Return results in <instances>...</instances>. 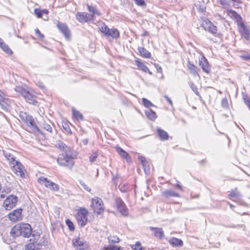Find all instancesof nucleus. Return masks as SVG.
Listing matches in <instances>:
<instances>
[{
    "label": "nucleus",
    "mask_w": 250,
    "mask_h": 250,
    "mask_svg": "<svg viewBox=\"0 0 250 250\" xmlns=\"http://www.w3.org/2000/svg\"><path fill=\"white\" fill-rule=\"evenodd\" d=\"M32 232V229L30 224L21 223L15 225L11 229L10 233L13 238L20 236L28 238L31 236Z\"/></svg>",
    "instance_id": "f257e3e1"
},
{
    "label": "nucleus",
    "mask_w": 250,
    "mask_h": 250,
    "mask_svg": "<svg viewBox=\"0 0 250 250\" xmlns=\"http://www.w3.org/2000/svg\"><path fill=\"white\" fill-rule=\"evenodd\" d=\"M73 159L71 151L65 152L59 154L57 162L60 166L72 168L74 164Z\"/></svg>",
    "instance_id": "f03ea898"
},
{
    "label": "nucleus",
    "mask_w": 250,
    "mask_h": 250,
    "mask_svg": "<svg viewBox=\"0 0 250 250\" xmlns=\"http://www.w3.org/2000/svg\"><path fill=\"white\" fill-rule=\"evenodd\" d=\"M99 28L101 32L106 37H111L115 39L120 37V32L117 29L109 28L104 22L99 23Z\"/></svg>",
    "instance_id": "7ed1b4c3"
},
{
    "label": "nucleus",
    "mask_w": 250,
    "mask_h": 250,
    "mask_svg": "<svg viewBox=\"0 0 250 250\" xmlns=\"http://www.w3.org/2000/svg\"><path fill=\"white\" fill-rule=\"evenodd\" d=\"M16 92L19 93L30 104L35 105L37 102L36 101V96L32 95L29 91L21 86H16L15 87Z\"/></svg>",
    "instance_id": "20e7f679"
},
{
    "label": "nucleus",
    "mask_w": 250,
    "mask_h": 250,
    "mask_svg": "<svg viewBox=\"0 0 250 250\" xmlns=\"http://www.w3.org/2000/svg\"><path fill=\"white\" fill-rule=\"evenodd\" d=\"M91 207L93 208L94 212L98 214H100L104 209L103 200L97 197L91 199Z\"/></svg>",
    "instance_id": "39448f33"
},
{
    "label": "nucleus",
    "mask_w": 250,
    "mask_h": 250,
    "mask_svg": "<svg viewBox=\"0 0 250 250\" xmlns=\"http://www.w3.org/2000/svg\"><path fill=\"white\" fill-rule=\"evenodd\" d=\"M23 121L28 126L30 132L34 133L41 132L40 129L36 125L35 121L31 116L25 114V117H23Z\"/></svg>",
    "instance_id": "423d86ee"
},
{
    "label": "nucleus",
    "mask_w": 250,
    "mask_h": 250,
    "mask_svg": "<svg viewBox=\"0 0 250 250\" xmlns=\"http://www.w3.org/2000/svg\"><path fill=\"white\" fill-rule=\"evenodd\" d=\"M38 181L41 184L44 185L46 188L54 191H58L60 189L58 185L48 180L46 178L42 177L39 178Z\"/></svg>",
    "instance_id": "0eeeda50"
},
{
    "label": "nucleus",
    "mask_w": 250,
    "mask_h": 250,
    "mask_svg": "<svg viewBox=\"0 0 250 250\" xmlns=\"http://www.w3.org/2000/svg\"><path fill=\"white\" fill-rule=\"evenodd\" d=\"M18 201V198L14 195H10L7 197L3 203V207L6 210H10L16 206Z\"/></svg>",
    "instance_id": "6e6552de"
},
{
    "label": "nucleus",
    "mask_w": 250,
    "mask_h": 250,
    "mask_svg": "<svg viewBox=\"0 0 250 250\" xmlns=\"http://www.w3.org/2000/svg\"><path fill=\"white\" fill-rule=\"evenodd\" d=\"M219 3L222 6L224 9H229L231 7V3L232 6L235 8H239L240 7V4L242 3L241 0H217Z\"/></svg>",
    "instance_id": "1a4fd4ad"
},
{
    "label": "nucleus",
    "mask_w": 250,
    "mask_h": 250,
    "mask_svg": "<svg viewBox=\"0 0 250 250\" xmlns=\"http://www.w3.org/2000/svg\"><path fill=\"white\" fill-rule=\"evenodd\" d=\"M201 26L204 29L211 33L213 35H215L217 32V29L216 26H215L212 22L208 20H205L202 21Z\"/></svg>",
    "instance_id": "9d476101"
},
{
    "label": "nucleus",
    "mask_w": 250,
    "mask_h": 250,
    "mask_svg": "<svg viewBox=\"0 0 250 250\" xmlns=\"http://www.w3.org/2000/svg\"><path fill=\"white\" fill-rule=\"evenodd\" d=\"M76 18L80 22H87L94 20V15L86 12H78L76 14Z\"/></svg>",
    "instance_id": "9b49d317"
},
{
    "label": "nucleus",
    "mask_w": 250,
    "mask_h": 250,
    "mask_svg": "<svg viewBox=\"0 0 250 250\" xmlns=\"http://www.w3.org/2000/svg\"><path fill=\"white\" fill-rule=\"evenodd\" d=\"M115 203L119 212L124 216H127L128 214V209L123 201L121 198H117L115 200Z\"/></svg>",
    "instance_id": "f8f14e48"
},
{
    "label": "nucleus",
    "mask_w": 250,
    "mask_h": 250,
    "mask_svg": "<svg viewBox=\"0 0 250 250\" xmlns=\"http://www.w3.org/2000/svg\"><path fill=\"white\" fill-rule=\"evenodd\" d=\"M11 165H12L13 170L17 175L20 176L21 177L24 176L23 166L20 162L16 161L15 162L12 163Z\"/></svg>",
    "instance_id": "ddd939ff"
},
{
    "label": "nucleus",
    "mask_w": 250,
    "mask_h": 250,
    "mask_svg": "<svg viewBox=\"0 0 250 250\" xmlns=\"http://www.w3.org/2000/svg\"><path fill=\"white\" fill-rule=\"evenodd\" d=\"M22 209L18 208L15 209L12 212H10L8 214L9 219L12 222H16L19 220H21L22 219Z\"/></svg>",
    "instance_id": "4468645a"
},
{
    "label": "nucleus",
    "mask_w": 250,
    "mask_h": 250,
    "mask_svg": "<svg viewBox=\"0 0 250 250\" xmlns=\"http://www.w3.org/2000/svg\"><path fill=\"white\" fill-rule=\"evenodd\" d=\"M237 24L242 36L246 40H249L250 38V30L246 26L245 23L243 21H241L240 23H238Z\"/></svg>",
    "instance_id": "2eb2a0df"
},
{
    "label": "nucleus",
    "mask_w": 250,
    "mask_h": 250,
    "mask_svg": "<svg viewBox=\"0 0 250 250\" xmlns=\"http://www.w3.org/2000/svg\"><path fill=\"white\" fill-rule=\"evenodd\" d=\"M57 27L59 31L62 33L65 38H67L70 36V31L66 24L59 22L57 24Z\"/></svg>",
    "instance_id": "dca6fc26"
},
{
    "label": "nucleus",
    "mask_w": 250,
    "mask_h": 250,
    "mask_svg": "<svg viewBox=\"0 0 250 250\" xmlns=\"http://www.w3.org/2000/svg\"><path fill=\"white\" fill-rule=\"evenodd\" d=\"M199 65L201 67L203 71L207 73H209L210 68L207 60L205 57L202 58L200 61Z\"/></svg>",
    "instance_id": "f3484780"
},
{
    "label": "nucleus",
    "mask_w": 250,
    "mask_h": 250,
    "mask_svg": "<svg viewBox=\"0 0 250 250\" xmlns=\"http://www.w3.org/2000/svg\"><path fill=\"white\" fill-rule=\"evenodd\" d=\"M14 152V151L11 149L2 150L3 155L8 161H9L10 165L16 161L15 157L13 154Z\"/></svg>",
    "instance_id": "a211bd4d"
},
{
    "label": "nucleus",
    "mask_w": 250,
    "mask_h": 250,
    "mask_svg": "<svg viewBox=\"0 0 250 250\" xmlns=\"http://www.w3.org/2000/svg\"><path fill=\"white\" fill-rule=\"evenodd\" d=\"M149 229L151 231H153L154 235L156 237H157L161 240L163 239L164 238V231L163 230L162 228L150 227H149Z\"/></svg>",
    "instance_id": "6ab92c4d"
},
{
    "label": "nucleus",
    "mask_w": 250,
    "mask_h": 250,
    "mask_svg": "<svg viewBox=\"0 0 250 250\" xmlns=\"http://www.w3.org/2000/svg\"><path fill=\"white\" fill-rule=\"evenodd\" d=\"M226 9L227 10L228 15L231 18L234 19L237 21V23L242 21L241 17L236 12L230 9V8Z\"/></svg>",
    "instance_id": "aec40b11"
},
{
    "label": "nucleus",
    "mask_w": 250,
    "mask_h": 250,
    "mask_svg": "<svg viewBox=\"0 0 250 250\" xmlns=\"http://www.w3.org/2000/svg\"><path fill=\"white\" fill-rule=\"evenodd\" d=\"M156 132L161 141H164L168 140L169 135L168 133L166 131L160 128H157L156 129Z\"/></svg>",
    "instance_id": "412c9836"
},
{
    "label": "nucleus",
    "mask_w": 250,
    "mask_h": 250,
    "mask_svg": "<svg viewBox=\"0 0 250 250\" xmlns=\"http://www.w3.org/2000/svg\"><path fill=\"white\" fill-rule=\"evenodd\" d=\"M115 150L119 153L120 156L122 158L125 159L127 162L130 160V157L128 153L121 147L116 146L115 147Z\"/></svg>",
    "instance_id": "4be33fe9"
},
{
    "label": "nucleus",
    "mask_w": 250,
    "mask_h": 250,
    "mask_svg": "<svg viewBox=\"0 0 250 250\" xmlns=\"http://www.w3.org/2000/svg\"><path fill=\"white\" fill-rule=\"evenodd\" d=\"M135 63L139 69L145 72L148 73L151 75V72L149 71L148 68L144 63L141 62L139 60L137 59L135 60Z\"/></svg>",
    "instance_id": "5701e85b"
},
{
    "label": "nucleus",
    "mask_w": 250,
    "mask_h": 250,
    "mask_svg": "<svg viewBox=\"0 0 250 250\" xmlns=\"http://www.w3.org/2000/svg\"><path fill=\"white\" fill-rule=\"evenodd\" d=\"M168 242L171 245L175 247H181L183 245L182 240L175 237L171 238Z\"/></svg>",
    "instance_id": "b1692460"
},
{
    "label": "nucleus",
    "mask_w": 250,
    "mask_h": 250,
    "mask_svg": "<svg viewBox=\"0 0 250 250\" xmlns=\"http://www.w3.org/2000/svg\"><path fill=\"white\" fill-rule=\"evenodd\" d=\"M56 146L60 149L62 150L63 152L71 151V148L69 147H68L67 146H66L65 144H64L61 141H58L57 143Z\"/></svg>",
    "instance_id": "393cba45"
},
{
    "label": "nucleus",
    "mask_w": 250,
    "mask_h": 250,
    "mask_svg": "<svg viewBox=\"0 0 250 250\" xmlns=\"http://www.w3.org/2000/svg\"><path fill=\"white\" fill-rule=\"evenodd\" d=\"M138 51L141 55L145 58H150L151 57V54L144 47H139Z\"/></svg>",
    "instance_id": "a878e982"
},
{
    "label": "nucleus",
    "mask_w": 250,
    "mask_h": 250,
    "mask_svg": "<svg viewBox=\"0 0 250 250\" xmlns=\"http://www.w3.org/2000/svg\"><path fill=\"white\" fill-rule=\"evenodd\" d=\"M146 117L151 121H154L157 118L156 113L151 109H148L145 111Z\"/></svg>",
    "instance_id": "bb28decb"
},
{
    "label": "nucleus",
    "mask_w": 250,
    "mask_h": 250,
    "mask_svg": "<svg viewBox=\"0 0 250 250\" xmlns=\"http://www.w3.org/2000/svg\"><path fill=\"white\" fill-rule=\"evenodd\" d=\"M188 68L190 71V73L194 76H198V73L197 72V67L193 64L189 62L188 64Z\"/></svg>",
    "instance_id": "cd10ccee"
},
{
    "label": "nucleus",
    "mask_w": 250,
    "mask_h": 250,
    "mask_svg": "<svg viewBox=\"0 0 250 250\" xmlns=\"http://www.w3.org/2000/svg\"><path fill=\"white\" fill-rule=\"evenodd\" d=\"M163 195L166 198H168L169 197H180V195L178 193H177L170 189L164 191L163 192Z\"/></svg>",
    "instance_id": "c85d7f7f"
},
{
    "label": "nucleus",
    "mask_w": 250,
    "mask_h": 250,
    "mask_svg": "<svg viewBox=\"0 0 250 250\" xmlns=\"http://www.w3.org/2000/svg\"><path fill=\"white\" fill-rule=\"evenodd\" d=\"M86 241L83 239L78 238L72 240V244L74 247L77 248L78 247H81L84 245Z\"/></svg>",
    "instance_id": "c756f323"
},
{
    "label": "nucleus",
    "mask_w": 250,
    "mask_h": 250,
    "mask_svg": "<svg viewBox=\"0 0 250 250\" xmlns=\"http://www.w3.org/2000/svg\"><path fill=\"white\" fill-rule=\"evenodd\" d=\"M77 220L79 225L83 227L86 225V222L87 221V217L85 216L77 215Z\"/></svg>",
    "instance_id": "7c9ffc66"
},
{
    "label": "nucleus",
    "mask_w": 250,
    "mask_h": 250,
    "mask_svg": "<svg viewBox=\"0 0 250 250\" xmlns=\"http://www.w3.org/2000/svg\"><path fill=\"white\" fill-rule=\"evenodd\" d=\"M2 92L0 91V104L3 108H6L7 106L9 104V101L8 99L4 98L2 94Z\"/></svg>",
    "instance_id": "2f4dec72"
},
{
    "label": "nucleus",
    "mask_w": 250,
    "mask_h": 250,
    "mask_svg": "<svg viewBox=\"0 0 250 250\" xmlns=\"http://www.w3.org/2000/svg\"><path fill=\"white\" fill-rule=\"evenodd\" d=\"M229 196L231 198L235 197L237 199H240L241 197V195L237 191V188H236L234 190L230 192Z\"/></svg>",
    "instance_id": "473e14b6"
},
{
    "label": "nucleus",
    "mask_w": 250,
    "mask_h": 250,
    "mask_svg": "<svg viewBox=\"0 0 250 250\" xmlns=\"http://www.w3.org/2000/svg\"><path fill=\"white\" fill-rule=\"evenodd\" d=\"M87 9L89 12L98 16L101 15V13L94 6L87 4Z\"/></svg>",
    "instance_id": "72a5a7b5"
},
{
    "label": "nucleus",
    "mask_w": 250,
    "mask_h": 250,
    "mask_svg": "<svg viewBox=\"0 0 250 250\" xmlns=\"http://www.w3.org/2000/svg\"><path fill=\"white\" fill-rule=\"evenodd\" d=\"M25 250H40L38 247H36L34 243H28L25 246Z\"/></svg>",
    "instance_id": "f704fd0d"
},
{
    "label": "nucleus",
    "mask_w": 250,
    "mask_h": 250,
    "mask_svg": "<svg viewBox=\"0 0 250 250\" xmlns=\"http://www.w3.org/2000/svg\"><path fill=\"white\" fill-rule=\"evenodd\" d=\"M73 116L78 120H83V115L79 111L73 109Z\"/></svg>",
    "instance_id": "c9c22d12"
},
{
    "label": "nucleus",
    "mask_w": 250,
    "mask_h": 250,
    "mask_svg": "<svg viewBox=\"0 0 250 250\" xmlns=\"http://www.w3.org/2000/svg\"><path fill=\"white\" fill-rule=\"evenodd\" d=\"M0 47L3 50V51L8 54L10 55L13 53L12 50L10 49L8 45L6 44L5 43Z\"/></svg>",
    "instance_id": "e433bc0d"
},
{
    "label": "nucleus",
    "mask_w": 250,
    "mask_h": 250,
    "mask_svg": "<svg viewBox=\"0 0 250 250\" xmlns=\"http://www.w3.org/2000/svg\"><path fill=\"white\" fill-rule=\"evenodd\" d=\"M188 83H189V86L192 89V90L194 92V93L196 95L200 96V93L198 90V88H197V86L194 84V83L192 82H190Z\"/></svg>",
    "instance_id": "4c0bfd02"
},
{
    "label": "nucleus",
    "mask_w": 250,
    "mask_h": 250,
    "mask_svg": "<svg viewBox=\"0 0 250 250\" xmlns=\"http://www.w3.org/2000/svg\"><path fill=\"white\" fill-rule=\"evenodd\" d=\"M42 127L49 133L52 132V127L50 124L44 122L42 125Z\"/></svg>",
    "instance_id": "58836bf2"
},
{
    "label": "nucleus",
    "mask_w": 250,
    "mask_h": 250,
    "mask_svg": "<svg viewBox=\"0 0 250 250\" xmlns=\"http://www.w3.org/2000/svg\"><path fill=\"white\" fill-rule=\"evenodd\" d=\"M65 223L70 231L74 230L75 227L73 222L70 219H66Z\"/></svg>",
    "instance_id": "ea45409f"
},
{
    "label": "nucleus",
    "mask_w": 250,
    "mask_h": 250,
    "mask_svg": "<svg viewBox=\"0 0 250 250\" xmlns=\"http://www.w3.org/2000/svg\"><path fill=\"white\" fill-rule=\"evenodd\" d=\"M131 248L134 250H142L144 249V248L141 246V244L139 242H137L135 245H132Z\"/></svg>",
    "instance_id": "a19ab883"
},
{
    "label": "nucleus",
    "mask_w": 250,
    "mask_h": 250,
    "mask_svg": "<svg viewBox=\"0 0 250 250\" xmlns=\"http://www.w3.org/2000/svg\"><path fill=\"white\" fill-rule=\"evenodd\" d=\"M87 214H88V211L87 209H86L85 208H81L79 210L77 215L87 217Z\"/></svg>",
    "instance_id": "79ce46f5"
},
{
    "label": "nucleus",
    "mask_w": 250,
    "mask_h": 250,
    "mask_svg": "<svg viewBox=\"0 0 250 250\" xmlns=\"http://www.w3.org/2000/svg\"><path fill=\"white\" fill-rule=\"evenodd\" d=\"M109 242L113 243H118L120 241V239L116 236H109L108 237Z\"/></svg>",
    "instance_id": "37998d69"
},
{
    "label": "nucleus",
    "mask_w": 250,
    "mask_h": 250,
    "mask_svg": "<svg viewBox=\"0 0 250 250\" xmlns=\"http://www.w3.org/2000/svg\"><path fill=\"white\" fill-rule=\"evenodd\" d=\"M142 101L144 105L146 107H149L154 105L150 101L146 98H143Z\"/></svg>",
    "instance_id": "c03bdc74"
},
{
    "label": "nucleus",
    "mask_w": 250,
    "mask_h": 250,
    "mask_svg": "<svg viewBox=\"0 0 250 250\" xmlns=\"http://www.w3.org/2000/svg\"><path fill=\"white\" fill-rule=\"evenodd\" d=\"M243 100L245 104L248 106V108L250 110V99L248 96L245 95L243 97Z\"/></svg>",
    "instance_id": "a18cd8bd"
},
{
    "label": "nucleus",
    "mask_w": 250,
    "mask_h": 250,
    "mask_svg": "<svg viewBox=\"0 0 250 250\" xmlns=\"http://www.w3.org/2000/svg\"><path fill=\"white\" fill-rule=\"evenodd\" d=\"M34 13L38 18H41L43 15L42 12V10L38 8L34 9Z\"/></svg>",
    "instance_id": "49530a36"
},
{
    "label": "nucleus",
    "mask_w": 250,
    "mask_h": 250,
    "mask_svg": "<svg viewBox=\"0 0 250 250\" xmlns=\"http://www.w3.org/2000/svg\"><path fill=\"white\" fill-rule=\"evenodd\" d=\"M80 184L81 186L86 191H90L91 190L90 188L84 182L80 181Z\"/></svg>",
    "instance_id": "de8ad7c7"
},
{
    "label": "nucleus",
    "mask_w": 250,
    "mask_h": 250,
    "mask_svg": "<svg viewBox=\"0 0 250 250\" xmlns=\"http://www.w3.org/2000/svg\"><path fill=\"white\" fill-rule=\"evenodd\" d=\"M62 127L66 132L68 133L71 132L70 128L67 123H63L62 124Z\"/></svg>",
    "instance_id": "09e8293b"
},
{
    "label": "nucleus",
    "mask_w": 250,
    "mask_h": 250,
    "mask_svg": "<svg viewBox=\"0 0 250 250\" xmlns=\"http://www.w3.org/2000/svg\"><path fill=\"white\" fill-rule=\"evenodd\" d=\"M121 248L116 246H110L105 250H120Z\"/></svg>",
    "instance_id": "8fccbe9b"
},
{
    "label": "nucleus",
    "mask_w": 250,
    "mask_h": 250,
    "mask_svg": "<svg viewBox=\"0 0 250 250\" xmlns=\"http://www.w3.org/2000/svg\"><path fill=\"white\" fill-rule=\"evenodd\" d=\"M135 1L139 6H144L146 4L144 0H135Z\"/></svg>",
    "instance_id": "3c124183"
},
{
    "label": "nucleus",
    "mask_w": 250,
    "mask_h": 250,
    "mask_svg": "<svg viewBox=\"0 0 250 250\" xmlns=\"http://www.w3.org/2000/svg\"><path fill=\"white\" fill-rule=\"evenodd\" d=\"M35 32L36 35L38 36L39 38L42 39L43 38L44 35L41 33L40 31L38 29H36L35 30Z\"/></svg>",
    "instance_id": "603ef678"
},
{
    "label": "nucleus",
    "mask_w": 250,
    "mask_h": 250,
    "mask_svg": "<svg viewBox=\"0 0 250 250\" xmlns=\"http://www.w3.org/2000/svg\"><path fill=\"white\" fill-rule=\"evenodd\" d=\"M10 191L11 188L9 187H6L2 189L1 192L7 194L9 193Z\"/></svg>",
    "instance_id": "864d4df0"
},
{
    "label": "nucleus",
    "mask_w": 250,
    "mask_h": 250,
    "mask_svg": "<svg viewBox=\"0 0 250 250\" xmlns=\"http://www.w3.org/2000/svg\"><path fill=\"white\" fill-rule=\"evenodd\" d=\"M222 105L224 107H227L228 106V103L227 99L224 98L222 100Z\"/></svg>",
    "instance_id": "5fc2aeb1"
},
{
    "label": "nucleus",
    "mask_w": 250,
    "mask_h": 250,
    "mask_svg": "<svg viewBox=\"0 0 250 250\" xmlns=\"http://www.w3.org/2000/svg\"><path fill=\"white\" fill-rule=\"evenodd\" d=\"M97 158V155L96 154L95 155H91L89 157V161L90 162L92 163L95 161V160Z\"/></svg>",
    "instance_id": "6e6d98bb"
},
{
    "label": "nucleus",
    "mask_w": 250,
    "mask_h": 250,
    "mask_svg": "<svg viewBox=\"0 0 250 250\" xmlns=\"http://www.w3.org/2000/svg\"><path fill=\"white\" fill-rule=\"evenodd\" d=\"M229 227H230V228H237L241 227V228H243V229H244L245 228V226L244 225H233L230 226Z\"/></svg>",
    "instance_id": "4d7b16f0"
},
{
    "label": "nucleus",
    "mask_w": 250,
    "mask_h": 250,
    "mask_svg": "<svg viewBox=\"0 0 250 250\" xmlns=\"http://www.w3.org/2000/svg\"><path fill=\"white\" fill-rule=\"evenodd\" d=\"M139 160H140V161L141 162L142 165L143 166H145V165L146 164V160H145V158L143 157V156H141L139 158Z\"/></svg>",
    "instance_id": "13d9d810"
},
{
    "label": "nucleus",
    "mask_w": 250,
    "mask_h": 250,
    "mask_svg": "<svg viewBox=\"0 0 250 250\" xmlns=\"http://www.w3.org/2000/svg\"><path fill=\"white\" fill-rule=\"evenodd\" d=\"M164 97L167 100V102L169 104H170L171 105H172V101L170 99V98L167 96L164 95Z\"/></svg>",
    "instance_id": "bf43d9fd"
},
{
    "label": "nucleus",
    "mask_w": 250,
    "mask_h": 250,
    "mask_svg": "<svg viewBox=\"0 0 250 250\" xmlns=\"http://www.w3.org/2000/svg\"><path fill=\"white\" fill-rule=\"evenodd\" d=\"M155 67L158 72L162 73V68L160 66L157 64L155 65Z\"/></svg>",
    "instance_id": "052dcab7"
},
{
    "label": "nucleus",
    "mask_w": 250,
    "mask_h": 250,
    "mask_svg": "<svg viewBox=\"0 0 250 250\" xmlns=\"http://www.w3.org/2000/svg\"><path fill=\"white\" fill-rule=\"evenodd\" d=\"M242 58L246 60H250V55H244L241 56Z\"/></svg>",
    "instance_id": "680f3d73"
},
{
    "label": "nucleus",
    "mask_w": 250,
    "mask_h": 250,
    "mask_svg": "<svg viewBox=\"0 0 250 250\" xmlns=\"http://www.w3.org/2000/svg\"><path fill=\"white\" fill-rule=\"evenodd\" d=\"M42 14H45L47 15L49 13L48 10H47V9L42 10Z\"/></svg>",
    "instance_id": "e2e57ef3"
},
{
    "label": "nucleus",
    "mask_w": 250,
    "mask_h": 250,
    "mask_svg": "<svg viewBox=\"0 0 250 250\" xmlns=\"http://www.w3.org/2000/svg\"><path fill=\"white\" fill-rule=\"evenodd\" d=\"M176 186L177 188H178L180 190H183L181 186L180 185V184L179 183L177 184Z\"/></svg>",
    "instance_id": "0e129e2a"
},
{
    "label": "nucleus",
    "mask_w": 250,
    "mask_h": 250,
    "mask_svg": "<svg viewBox=\"0 0 250 250\" xmlns=\"http://www.w3.org/2000/svg\"><path fill=\"white\" fill-rule=\"evenodd\" d=\"M4 43L3 40L0 38V47Z\"/></svg>",
    "instance_id": "69168bd1"
},
{
    "label": "nucleus",
    "mask_w": 250,
    "mask_h": 250,
    "mask_svg": "<svg viewBox=\"0 0 250 250\" xmlns=\"http://www.w3.org/2000/svg\"><path fill=\"white\" fill-rule=\"evenodd\" d=\"M83 142L84 145H86L88 143V141L87 140L84 139L83 140Z\"/></svg>",
    "instance_id": "338daca9"
},
{
    "label": "nucleus",
    "mask_w": 250,
    "mask_h": 250,
    "mask_svg": "<svg viewBox=\"0 0 250 250\" xmlns=\"http://www.w3.org/2000/svg\"><path fill=\"white\" fill-rule=\"evenodd\" d=\"M5 197V194H1L0 195V198H4Z\"/></svg>",
    "instance_id": "774afa93"
}]
</instances>
